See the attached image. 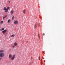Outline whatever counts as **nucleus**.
<instances>
[{
  "label": "nucleus",
  "mask_w": 65,
  "mask_h": 65,
  "mask_svg": "<svg viewBox=\"0 0 65 65\" xmlns=\"http://www.w3.org/2000/svg\"><path fill=\"white\" fill-rule=\"evenodd\" d=\"M43 59H44V58H43Z\"/></svg>",
  "instance_id": "obj_30"
},
{
  "label": "nucleus",
  "mask_w": 65,
  "mask_h": 65,
  "mask_svg": "<svg viewBox=\"0 0 65 65\" xmlns=\"http://www.w3.org/2000/svg\"><path fill=\"white\" fill-rule=\"evenodd\" d=\"M8 2H9V3H10V1H8Z\"/></svg>",
  "instance_id": "obj_23"
},
{
  "label": "nucleus",
  "mask_w": 65,
  "mask_h": 65,
  "mask_svg": "<svg viewBox=\"0 0 65 65\" xmlns=\"http://www.w3.org/2000/svg\"><path fill=\"white\" fill-rule=\"evenodd\" d=\"M8 0V1H9V0Z\"/></svg>",
  "instance_id": "obj_29"
},
{
  "label": "nucleus",
  "mask_w": 65,
  "mask_h": 65,
  "mask_svg": "<svg viewBox=\"0 0 65 65\" xmlns=\"http://www.w3.org/2000/svg\"><path fill=\"white\" fill-rule=\"evenodd\" d=\"M15 46H13L12 47L13 48H14V47H15Z\"/></svg>",
  "instance_id": "obj_18"
},
{
  "label": "nucleus",
  "mask_w": 65,
  "mask_h": 65,
  "mask_svg": "<svg viewBox=\"0 0 65 65\" xmlns=\"http://www.w3.org/2000/svg\"><path fill=\"white\" fill-rule=\"evenodd\" d=\"M37 24H36L34 26L35 28H36L37 27Z\"/></svg>",
  "instance_id": "obj_9"
},
{
  "label": "nucleus",
  "mask_w": 65,
  "mask_h": 65,
  "mask_svg": "<svg viewBox=\"0 0 65 65\" xmlns=\"http://www.w3.org/2000/svg\"><path fill=\"white\" fill-rule=\"evenodd\" d=\"M14 46H17V43L16 42H15V43H14Z\"/></svg>",
  "instance_id": "obj_8"
},
{
  "label": "nucleus",
  "mask_w": 65,
  "mask_h": 65,
  "mask_svg": "<svg viewBox=\"0 0 65 65\" xmlns=\"http://www.w3.org/2000/svg\"><path fill=\"white\" fill-rule=\"evenodd\" d=\"M4 8H6V7H4Z\"/></svg>",
  "instance_id": "obj_26"
},
{
  "label": "nucleus",
  "mask_w": 65,
  "mask_h": 65,
  "mask_svg": "<svg viewBox=\"0 0 65 65\" xmlns=\"http://www.w3.org/2000/svg\"><path fill=\"white\" fill-rule=\"evenodd\" d=\"M4 23V22H3V21H1V22L0 23V24H3Z\"/></svg>",
  "instance_id": "obj_11"
},
{
  "label": "nucleus",
  "mask_w": 65,
  "mask_h": 65,
  "mask_svg": "<svg viewBox=\"0 0 65 65\" xmlns=\"http://www.w3.org/2000/svg\"><path fill=\"white\" fill-rule=\"evenodd\" d=\"M9 8V7H7V8Z\"/></svg>",
  "instance_id": "obj_25"
},
{
  "label": "nucleus",
  "mask_w": 65,
  "mask_h": 65,
  "mask_svg": "<svg viewBox=\"0 0 65 65\" xmlns=\"http://www.w3.org/2000/svg\"><path fill=\"white\" fill-rule=\"evenodd\" d=\"M5 18L4 17H3V19H4Z\"/></svg>",
  "instance_id": "obj_21"
},
{
  "label": "nucleus",
  "mask_w": 65,
  "mask_h": 65,
  "mask_svg": "<svg viewBox=\"0 0 65 65\" xmlns=\"http://www.w3.org/2000/svg\"><path fill=\"white\" fill-rule=\"evenodd\" d=\"M2 57H0V60H1V59H2V58H1Z\"/></svg>",
  "instance_id": "obj_22"
},
{
  "label": "nucleus",
  "mask_w": 65,
  "mask_h": 65,
  "mask_svg": "<svg viewBox=\"0 0 65 65\" xmlns=\"http://www.w3.org/2000/svg\"><path fill=\"white\" fill-rule=\"evenodd\" d=\"M13 12H14V11L13 10H12L10 11V13L11 14H13Z\"/></svg>",
  "instance_id": "obj_5"
},
{
  "label": "nucleus",
  "mask_w": 65,
  "mask_h": 65,
  "mask_svg": "<svg viewBox=\"0 0 65 65\" xmlns=\"http://www.w3.org/2000/svg\"><path fill=\"white\" fill-rule=\"evenodd\" d=\"M8 9H6V8H4V10H8Z\"/></svg>",
  "instance_id": "obj_10"
},
{
  "label": "nucleus",
  "mask_w": 65,
  "mask_h": 65,
  "mask_svg": "<svg viewBox=\"0 0 65 65\" xmlns=\"http://www.w3.org/2000/svg\"><path fill=\"white\" fill-rule=\"evenodd\" d=\"M8 11V10H6L5 11V12H7Z\"/></svg>",
  "instance_id": "obj_17"
},
{
  "label": "nucleus",
  "mask_w": 65,
  "mask_h": 65,
  "mask_svg": "<svg viewBox=\"0 0 65 65\" xmlns=\"http://www.w3.org/2000/svg\"><path fill=\"white\" fill-rule=\"evenodd\" d=\"M18 23H19V21L18 20H15L14 22V24L15 25L18 24Z\"/></svg>",
  "instance_id": "obj_3"
},
{
  "label": "nucleus",
  "mask_w": 65,
  "mask_h": 65,
  "mask_svg": "<svg viewBox=\"0 0 65 65\" xmlns=\"http://www.w3.org/2000/svg\"><path fill=\"white\" fill-rule=\"evenodd\" d=\"M40 56L39 57V60H40Z\"/></svg>",
  "instance_id": "obj_19"
},
{
  "label": "nucleus",
  "mask_w": 65,
  "mask_h": 65,
  "mask_svg": "<svg viewBox=\"0 0 65 65\" xmlns=\"http://www.w3.org/2000/svg\"><path fill=\"white\" fill-rule=\"evenodd\" d=\"M5 18L4 17H3V19H4Z\"/></svg>",
  "instance_id": "obj_20"
},
{
  "label": "nucleus",
  "mask_w": 65,
  "mask_h": 65,
  "mask_svg": "<svg viewBox=\"0 0 65 65\" xmlns=\"http://www.w3.org/2000/svg\"><path fill=\"white\" fill-rule=\"evenodd\" d=\"M44 62H45V60H44Z\"/></svg>",
  "instance_id": "obj_27"
},
{
  "label": "nucleus",
  "mask_w": 65,
  "mask_h": 65,
  "mask_svg": "<svg viewBox=\"0 0 65 65\" xmlns=\"http://www.w3.org/2000/svg\"><path fill=\"white\" fill-rule=\"evenodd\" d=\"M23 12L25 14H26V10H24L23 11Z\"/></svg>",
  "instance_id": "obj_6"
},
{
  "label": "nucleus",
  "mask_w": 65,
  "mask_h": 65,
  "mask_svg": "<svg viewBox=\"0 0 65 65\" xmlns=\"http://www.w3.org/2000/svg\"><path fill=\"white\" fill-rule=\"evenodd\" d=\"M0 30L2 32V33H3V34H5V33H6V32L7 31V29H5L3 31H2L1 29H0Z\"/></svg>",
  "instance_id": "obj_4"
},
{
  "label": "nucleus",
  "mask_w": 65,
  "mask_h": 65,
  "mask_svg": "<svg viewBox=\"0 0 65 65\" xmlns=\"http://www.w3.org/2000/svg\"><path fill=\"white\" fill-rule=\"evenodd\" d=\"M4 52V51L3 50L0 51V58H2L4 56L5 54L3 53Z\"/></svg>",
  "instance_id": "obj_1"
},
{
  "label": "nucleus",
  "mask_w": 65,
  "mask_h": 65,
  "mask_svg": "<svg viewBox=\"0 0 65 65\" xmlns=\"http://www.w3.org/2000/svg\"><path fill=\"white\" fill-rule=\"evenodd\" d=\"M40 25V24H39V25Z\"/></svg>",
  "instance_id": "obj_28"
},
{
  "label": "nucleus",
  "mask_w": 65,
  "mask_h": 65,
  "mask_svg": "<svg viewBox=\"0 0 65 65\" xmlns=\"http://www.w3.org/2000/svg\"><path fill=\"white\" fill-rule=\"evenodd\" d=\"M43 35L44 36V35H45V34H44V33H43Z\"/></svg>",
  "instance_id": "obj_24"
},
{
  "label": "nucleus",
  "mask_w": 65,
  "mask_h": 65,
  "mask_svg": "<svg viewBox=\"0 0 65 65\" xmlns=\"http://www.w3.org/2000/svg\"><path fill=\"white\" fill-rule=\"evenodd\" d=\"M15 55H13L12 57V56H11V55L10 54L9 56V58L10 59V58H11V61H13V60H14L15 58Z\"/></svg>",
  "instance_id": "obj_2"
},
{
  "label": "nucleus",
  "mask_w": 65,
  "mask_h": 65,
  "mask_svg": "<svg viewBox=\"0 0 65 65\" xmlns=\"http://www.w3.org/2000/svg\"><path fill=\"white\" fill-rule=\"evenodd\" d=\"M38 38L39 39H40V35L39 34H38Z\"/></svg>",
  "instance_id": "obj_7"
},
{
  "label": "nucleus",
  "mask_w": 65,
  "mask_h": 65,
  "mask_svg": "<svg viewBox=\"0 0 65 65\" xmlns=\"http://www.w3.org/2000/svg\"><path fill=\"white\" fill-rule=\"evenodd\" d=\"M1 30L2 31H3V30H4V28H2V29H1Z\"/></svg>",
  "instance_id": "obj_14"
},
{
  "label": "nucleus",
  "mask_w": 65,
  "mask_h": 65,
  "mask_svg": "<svg viewBox=\"0 0 65 65\" xmlns=\"http://www.w3.org/2000/svg\"><path fill=\"white\" fill-rule=\"evenodd\" d=\"M14 36H15V35L14 34H13L11 36V37H14Z\"/></svg>",
  "instance_id": "obj_12"
},
{
  "label": "nucleus",
  "mask_w": 65,
  "mask_h": 65,
  "mask_svg": "<svg viewBox=\"0 0 65 65\" xmlns=\"http://www.w3.org/2000/svg\"><path fill=\"white\" fill-rule=\"evenodd\" d=\"M8 23H10V20H8Z\"/></svg>",
  "instance_id": "obj_13"
},
{
  "label": "nucleus",
  "mask_w": 65,
  "mask_h": 65,
  "mask_svg": "<svg viewBox=\"0 0 65 65\" xmlns=\"http://www.w3.org/2000/svg\"><path fill=\"white\" fill-rule=\"evenodd\" d=\"M14 19V16H13L12 18V19L13 20Z\"/></svg>",
  "instance_id": "obj_16"
},
{
  "label": "nucleus",
  "mask_w": 65,
  "mask_h": 65,
  "mask_svg": "<svg viewBox=\"0 0 65 65\" xmlns=\"http://www.w3.org/2000/svg\"><path fill=\"white\" fill-rule=\"evenodd\" d=\"M4 17H5V18H6L7 17V15H6L5 16H4Z\"/></svg>",
  "instance_id": "obj_15"
}]
</instances>
